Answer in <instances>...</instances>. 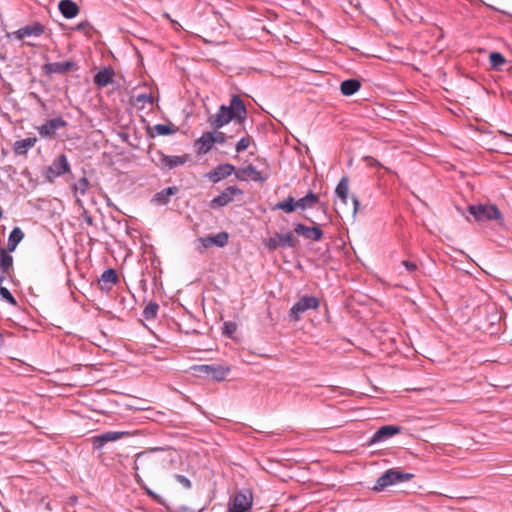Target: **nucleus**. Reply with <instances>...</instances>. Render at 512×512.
<instances>
[{
	"mask_svg": "<svg viewBox=\"0 0 512 512\" xmlns=\"http://www.w3.org/2000/svg\"><path fill=\"white\" fill-rule=\"evenodd\" d=\"M247 117V110L243 100L238 95H233L228 106L221 105L215 114L208 116L207 122L211 128L218 130L235 120V124L242 127Z\"/></svg>",
	"mask_w": 512,
	"mask_h": 512,
	"instance_id": "nucleus-1",
	"label": "nucleus"
},
{
	"mask_svg": "<svg viewBox=\"0 0 512 512\" xmlns=\"http://www.w3.org/2000/svg\"><path fill=\"white\" fill-rule=\"evenodd\" d=\"M413 478L414 474L412 473L403 472L397 468H390L377 478L372 490L381 492L390 486L408 482Z\"/></svg>",
	"mask_w": 512,
	"mask_h": 512,
	"instance_id": "nucleus-2",
	"label": "nucleus"
},
{
	"mask_svg": "<svg viewBox=\"0 0 512 512\" xmlns=\"http://www.w3.org/2000/svg\"><path fill=\"white\" fill-rule=\"evenodd\" d=\"M469 213L476 221H503V216L498 207L494 204H477L468 207Z\"/></svg>",
	"mask_w": 512,
	"mask_h": 512,
	"instance_id": "nucleus-3",
	"label": "nucleus"
},
{
	"mask_svg": "<svg viewBox=\"0 0 512 512\" xmlns=\"http://www.w3.org/2000/svg\"><path fill=\"white\" fill-rule=\"evenodd\" d=\"M189 160V155L169 156L161 150H156L152 156V161L163 171L172 170L178 166H182Z\"/></svg>",
	"mask_w": 512,
	"mask_h": 512,
	"instance_id": "nucleus-4",
	"label": "nucleus"
},
{
	"mask_svg": "<svg viewBox=\"0 0 512 512\" xmlns=\"http://www.w3.org/2000/svg\"><path fill=\"white\" fill-rule=\"evenodd\" d=\"M320 305L319 299L315 296H302L290 309L291 320L298 321L301 315L308 310H316Z\"/></svg>",
	"mask_w": 512,
	"mask_h": 512,
	"instance_id": "nucleus-5",
	"label": "nucleus"
},
{
	"mask_svg": "<svg viewBox=\"0 0 512 512\" xmlns=\"http://www.w3.org/2000/svg\"><path fill=\"white\" fill-rule=\"evenodd\" d=\"M70 164L65 154H60L55 158L50 166L45 169L44 176L46 180L52 183L55 178L70 172Z\"/></svg>",
	"mask_w": 512,
	"mask_h": 512,
	"instance_id": "nucleus-6",
	"label": "nucleus"
},
{
	"mask_svg": "<svg viewBox=\"0 0 512 512\" xmlns=\"http://www.w3.org/2000/svg\"><path fill=\"white\" fill-rule=\"evenodd\" d=\"M193 370L199 374H204L208 378L216 381L224 380L230 372V368L228 366L220 364L196 365L193 367Z\"/></svg>",
	"mask_w": 512,
	"mask_h": 512,
	"instance_id": "nucleus-7",
	"label": "nucleus"
},
{
	"mask_svg": "<svg viewBox=\"0 0 512 512\" xmlns=\"http://www.w3.org/2000/svg\"><path fill=\"white\" fill-rule=\"evenodd\" d=\"M253 495L251 490L238 491L229 504L228 512H246L252 507Z\"/></svg>",
	"mask_w": 512,
	"mask_h": 512,
	"instance_id": "nucleus-8",
	"label": "nucleus"
},
{
	"mask_svg": "<svg viewBox=\"0 0 512 512\" xmlns=\"http://www.w3.org/2000/svg\"><path fill=\"white\" fill-rule=\"evenodd\" d=\"M298 241L295 239L291 232L287 233H275L272 237H270L266 242V247L273 251L278 248H296Z\"/></svg>",
	"mask_w": 512,
	"mask_h": 512,
	"instance_id": "nucleus-9",
	"label": "nucleus"
},
{
	"mask_svg": "<svg viewBox=\"0 0 512 512\" xmlns=\"http://www.w3.org/2000/svg\"><path fill=\"white\" fill-rule=\"evenodd\" d=\"M67 125V121L64 120L63 117L58 116L47 120L44 124L37 127V131L41 138L53 139L56 135V132L59 129L65 128Z\"/></svg>",
	"mask_w": 512,
	"mask_h": 512,
	"instance_id": "nucleus-10",
	"label": "nucleus"
},
{
	"mask_svg": "<svg viewBox=\"0 0 512 512\" xmlns=\"http://www.w3.org/2000/svg\"><path fill=\"white\" fill-rule=\"evenodd\" d=\"M243 191L237 186H228L218 196L210 201V208L218 209L224 207L234 200L235 196H242Z\"/></svg>",
	"mask_w": 512,
	"mask_h": 512,
	"instance_id": "nucleus-11",
	"label": "nucleus"
},
{
	"mask_svg": "<svg viewBox=\"0 0 512 512\" xmlns=\"http://www.w3.org/2000/svg\"><path fill=\"white\" fill-rule=\"evenodd\" d=\"M129 436L126 431H107L91 438L93 449L101 450L107 443L115 442Z\"/></svg>",
	"mask_w": 512,
	"mask_h": 512,
	"instance_id": "nucleus-12",
	"label": "nucleus"
},
{
	"mask_svg": "<svg viewBox=\"0 0 512 512\" xmlns=\"http://www.w3.org/2000/svg\"><path fill=\"white\" fill-rule=\"evenodd\" d=\"M236 168L230 163L219 164L211 171L205 174V177L212 183H218L221 180L235 174Z\"/></svg>",
	"mask_w": 512,
	"mask_h": 512,
	"instance_id": "nucleus-13",
	"label": "nucleus"
},
{
	"mask_svg": "<svg viewBox=\"0 0 512 512\" xmlns=\"http://www.w3.org/2000/svg\"><path fill=\"white\" fill-rule=\"evenodd\" d=\"M75 67L76 63L72 60L65 62H52L44 64L42 66V72L46 76H51L52 74H66L75 69Z\"/></svg>",
	"mask_w": 512,
	"mask_h": 512,
	"instance_id": "nucleus-14",
	"label": "nucleus"
},
{
	"mask_svg": "<svg viewBox=\"0 0 512 512\" xmlns=\"http://www.w3.org/2000/svg\"><path fill=\"white\" fill-rule=\"evenodd\" d=\"M44 31L45 27L43 24L34 22L14 31L13 35L16 39L23 40L26 37H39L44 33Z\"/></svg>",
	"mask_w": 512,
	"mask_h": 512,
	"instance_id": "nucleus-15",
	"label": "nucleus"
},
{
	"mask_svg": "<svg viewBox=\"0 0 512 512\" xmlns=\"http://www.w3.org/2000/svg\"><path fill=\"white\" fill-rule=\"evenodd\" d=\"M235 177H236V179H238L240 181L252 180L255 182H264L267 179V177H263L261 175V172H259L256 169V167L251 164L248 166L240 167V168L236 169Z\"/></svg>",
	"mask_w": 512,
	"mask_h": 512,
	"instance_id": "nucleus-16",
	"label": "nucleus"
},
{
	"mask_svg": "<svg viewBox=\"0 0 512 512\" xmlns=\"http://www.w3.org/2000/svg\"><path fill=\"white\" fill-rule=\"evenodd\" d=\"M294 232L313 241H319L323 236V231L318 226L308 227L302 223L294 225Z\"/></svg>",
	"mask_w": 512,
	"mask_h": 512,
	"instance_id": "nucleus-17",
	"label": "nucleus"
},
{
	"mask_svg": "<svg viewBox=\"0 0 512 512\" xmlns=\"http://www.w3.org/2000/svg\"><path fill=\"white\" fill-rule=\"evenodd\" d=\"M348 193H349V179H348V177L344 176L340 179V181L338 182L336 189H335V194L338 198V201H335V205L337 207L336 208L337 213H340V208H339L340 204H342L344 206L347 205Z\"/></svg>",
	"mask_w": 512,
	"mask_h": 512,
	"instance_id": "nucleus-18",
	"label": "nucleus"
},
{
	"mask_svg": "<svg viewBox=\"0 0 512 512\" xmlns=\"http://www.w3.org/2000/svg\"><path fill=\"white\" fill-rule=\"evenodd\" d=\"M401 427L395 426V425H384L381 426L372 436L371 442L372 443H378L386 441L387 439L391 438L392 436L400 433Z\"/></svg>",
	"mask_w": 512,
	"mask_h": 512,
	"instance_id": "nucleus-19",
	"label": "nucleus"
},
{
	"mask_svg": "<svg viewBox=\"0 0 512 512\" xmlns=\"http://www.w3.org/2000/svg\"><path fill=\"white\" fill-rule=\"evenodd\" d=\"M229 239V235L227 232H219L213 236H206L199 238V242L202 245V248L206 249L213 245L217 247H224L227 245Z\"/></svg>",
	"mask_w": 512,
	"mask_h": 512,
	"instance_id": "nucleus-20",
	"label": "nucleus"
},
{
	"mask_svg": "<svg viewBox=\"0 0 512 512\" xmlns=\"http://www.w3.org/2000/svg\"><path fill=\"white\" fill-rule=\"evenodd\" d=\"M178 131V127L169 124H156L154 126H148L146 129L147 136L149 138H155L156 136H166L174 134Z\"/></svg>",
	"mask_w": 512,
	"mask_h": 512,
	"instance_id": "nucleus-21",
	"label": "nucleus"
},
{
	"mask_svg": "<svg viewBox=\"0 0 512 512\" xmlns=\"http://www.w3.org/2000/svg\"><path fill=\"white\" fill-rule=\"evenodd\" d=\"M118 282V276L114 269L105 270L100 279L98 280V285L102 291L111 290L112 286Z\"/></svg>",
	"mask_w": 512,
	"mask_h": 512,
	"instance_id": "nucleus-22",
	"label": "nucleus"
},
{
	"mask_svg": "<svg viewBox=\"0 0 512 512\" xmlns=\"http://www.w3.org/2000/svg\"><path fill=\"white\" fill-rule=\"evenodd\" d=\"M58 8L66 19L76 17L80 11L79 6L72 0H61L58 4Z\"/></svg>",
	"mask_w": 512,
	"mask_h": 512,
	"instance_id": "nucleus-23",
	"label": "nucleus"
},
{
	"mask_svg": "<svg viewBox=\"0 0 512 512\" xmlns=\"http://www.w3.org/2000/svg\"><path fill=\"white\" fill-rule=\"evenodd\" d=\"M214 144L215 139L212 136V132L203 133V135L195 143V146L197 147V153L199 155L208 153Z\"/></svg>",
	"mask_w": 512,
	"mask_h": 512,
	"instance_id": "nucleus-24",
	"label": "nucleus"
},
{
	"mask_svg": "<svg viewBox=\"0 0 512 512\" xmlns=\"http://www.w3.org/2000/svg\"><path fill=\"white\" fill-rule=\"evenodd\" d=\"M178 190L176 186L167 187L157 192L153 196L152 201L158 205H166L170 201V197L177 194Z\"/></svg>",
	"mask_w": 512,
	"mask_h": 512,
	"instance_id": "nucleus-25",
	"label": "nucleus"
},
{
	"mask_svg": "<svg viewBox=\"0 0 512 512\" xmlns=\"http://www.w3.org/2000/svg\"><path fill=\"white\" fill-rule=\"evenodd\" d=\"M144 458H149L147 453L146 452H140V453H137L135 455V462H134V466H133V469L135 470V480L136 482L146 490L147 494L152 497L153 499L157 500L159 499L158 495L156 493H154L153 491H151L150 489L146 488L144 483H143V480L142 478L140 477V475L138 474V469H139V466H138V461L144 459Z\"/></svg>",
	"mask_w": 512,
	"mask_h": 512,
	"instance_id": "nucleus-26",
	"label": "nucleus"
},
{
	"mask_svg": "<svg viewBox=\"0 0 512 512\" xmlns=\"http://www.w3.org/2000/svg\"><path fill=\"white\" fill-rule=\"evenodd\" d=\"M0 271L3 273L13 272V257L5 248H0Z\"/></svg>",
	"mask_w": 512,
	"mask_h": 512,
	"instance_id": "nucleus-27",
	"label": "nucleus"
},
{
	"mask_svg": "<svg viewBox=\"0 0 512 512\" xmlns=\"http://www.w3.org/2000/svg\"><path fill=\"white\" fill-rule=\"evenodd\" d=\"M113 71L109 68H104L98 71L94 76V83L99 88L107 86L112 82Z\"/></svg>",
	"mask_w": 512,
	"mask_h": 512,
	"instance_id": "nucleus-28",
	"label": "nucleus"
},
{
	"mask_svg": "<svg viewBox=\"0 0 512 512\" xmlns=\"http://www.w3.org/2000/svg\"><path fill=\"white\" fill-rule=\"evenodd\" d=\"M36 142V137H28L25 139L18 140L14 144V151L18 155L26 154L29 149L34 147Z\"/></svg>",
	"mask_w": 512,
	"mask_h": 512,
	"instance_id": "nucleus-29",
	"label": "nucleus"
},
{
	"mask_svg": "<svg viewBox=\"0 0 512 512\" xmlns=\"http://www.w3.org/2000/svg\"><path fill=\"white\" fill-rule=\"evenodd\" d=\"M23 238H24V233L21 230V228L15 227L10 232V235L8 237V242H7V248H5V249L10 252L15 251L16 247L22 241Z\"/></svg>",
	"mask_w": 512,
	"mask_h": 512,
	"instance_id": "nucleus-30",
	"label": "nucleus"
},
{
	"mask_svg": "<svg viewBox=\"0 0 512 512\" xmlns=\"http://www.w3.org/2000/svg\"><path fill=\"white\" fill-rule=\"evenodd\" d=\"M361 87V83L357 79L344 80L340 85V91L345 96L355 94Z\"/></svg>",
	"mask_w": 512,
	"mask_h": 512,
	"instance_id": "nucleus-31",
	"label": "nucleus"
},
{
	"mask_svg": "<svg viewBox=\"0 0 512 512\" xmlns=\"http://www.w3.org/2000/svg\"><path fill=\"white\" fill-rule=\"evenodd\" d=\"M297 206V200H295L293 196L289 195L284 200L279 201L275 205L274 209L282 210L285 213H292L296 210V208H298Z\"/></svg>",
	"mask_w": 512,
	"mask_h": 512,
	"instance_id": "nucleus-32",
	"label": "nucleus"
},
{
	"mask_svg": "<svg viewBox=\"0 0 512 512\" xmlns=\"http://www.w3.org/2000/svg\"><path fill=\"white\" fill-rule=\"evenodd\" d=\"M319 197L310 191L307 195L297 200V207L305 210L307 208L312 207L314 204L318 203Z\"/></svg>",
	"mask_w": 512,
	"mask_h": 512,
	"instance_id": "nucleus-33",
	"label": "nucleus"
},
{
	"mask_svg": "<svg viewBox=\"0 0 512 512\" xmlns=\"http://www.w3.org/2000/svg\"><path fill=\"white\" fill-rule=\"evenodd\" d=\"M159 305L156 302H149L143 309V317L146 320L154 319L157 316Z\"/></svg>",
	"mask_w": 512,
	"mask_h": 512,
	"instance_id": "nucleus-34",
	"label": "nucleus"
},
{
	"mask_svg": "<svg viewBox=\"0 0 512 512\" xmlns=\"http://www.w3.org/2000/svg\"><path fill=\"white\" fill-rule=\"evenodd\" d=\"M491 67L500 69L506 63L505 57L499 52H491L489 56Z\"/></svg>",
	"mask_w": 512,
	"mask_h": 512,
	"instance_id": "nucleus-35",
	"label": "nucleus"
},
{
	"mask_svg": "<svg viewBox=\"0 0 512 512\" xmlns=\"http://www.w3.org/2000/svg\"><path fill=\"white\" fill-rule=\"evenodd\" d=\"M0 299L13 305V306L17 305V301H16L15 297L11 294V292L6 287H3V286L0 287Z\"/></svg>",
	"mask_w": 512,
	"mask_h": 512,
	"instance_id": "nucleus-36",
	"label": "nucleus"
},
{
	"mask_svg": "<svg viewBox=\"0 0 512 512\" xmlns=\"http://www.w3.org/2000/svg\"><path fill=\"white\" fill-rule=\"evenodd\" d=\"M89 185L88 179L86 177H82L76 184H74L73 188L75 192H79L83 196L86 194Z\"/></svg>",
	"mask_w": 512,
	"mask_h": 512,
	"instance_id": "nucleus-37",
	"label": "nucleus"
},
{
	"mask_svg": "<svg viewBox=\"0 0 512 512\" xmlns=\"http://www.w3.org/2000/svg\"><path fill=\"white\" fill-rule=\"evenodd\" d=\"M251 143V137L245 136L242 137L236 144L235 149L237 153L245 151Z\"/></svg>",
	"mask_w": 512,
	"mask_h": 512,
	"instance_id": "nucleus-38",
	"label": "nucleus"
},
{
	"mask_svg": "<svg viewBox=\"0 0 512 512\" xmlns=\"http://www.w3.org/2000/svg\"><path fill=\"white\" fill-rule=\"evenodd\" d=\"M212 136L215 139V143L223 144L226 142L227 139L232 138L233 136H227L225 133L221 131L215 130L212 132Z\"/></svg>",
	"mask_w": 512,
	"mask_h": 512,
	"instance_id": "nucleus-39",
	"label": "nucleus"
},
{
	"mask_svg": "<svg viewBox=\"0 0 512 512\" xmlns=\"http://www.w3.org/2000/svg\"><path fill=\"white\" fill-rule=\"evenodd\" d=\"M136 102L137 103H153V97L150 94L147 93H141L136 96Z\"/></svg>",
	"mask_w": 512,
	"mask_h": 512,
	"instance_id": "nucleus-40",
	"label": "nucleus"
},
{
	"mask_svg": "<svg viewBox=\"0 0 512 512\" xmlns=\"http://www.w3.org/2000/svg\"><path fill=\"white\" fill-rule=\"evenodd\" d=\"M175 478L178 481V483H180L184 488H186V489L191 488V486H192L191 481L186 476L177 474L175 476Z\"/></svg>",
	"mask_w": 512,
	"mask_h": 512,
	"instance_id": "nucleus-41",
	"label": "nucleus"
},
{
	"mask_svg": "<svg viewBox=\"0 0 512 512\" xmlns=\"http://www.w3.org/2000/svg\"><path fill=\"white\" fill-rule=\"evenodd\" d=\"M363 160L370 167H377V168L383 167L382 164L377 159L373 158L372 156H364Z\"/></svg>",
	"mask_w": 512,
	"mask_h": 512,
	"instance_id": "nucleus-42",
	"label": "nucleus"
},
{
	"mask_svg": "<svg viewBox=\"0 0 512 512\" xmlns=\"http://www.w3.org/2000/svg\"><path fill=\"white\" fill-rule=\"evenodd\" d=\"M402 265L406 268V270L409 272V273H414L417 271L418 269V266L415 262H412V261H408V260H404L402 261Z\"/></svg>",
	"mask_w": 512,
	"mask_h": 512,
	"instance_id": "nucleus-43",
	"label": "nucleus"
},
{
	"mask_svg": "<svg viewBox=\"0 0 512 512\" xmlns=\"http://www.w3.org/2000/svg\"><path fill=\"white\" fill-rule=\"evenodd\" d=\"M236 324L234 322L224 323V333L231 336L236 331Z\"/></svg>",
	"mask_w": 512,
	"mask_h": 512,
	"instance_id": "nucleus-44",
	"label": "nucleus"
},
{
	"mask_svg": "<svg viewBox=\"0 0 512 512\" xmlns=\"http://www.w3.org/2000/svg\"><path fill=\"white\" fill-rule=\"evenodd\" d=\"M351 200H352V213L353 215H355L357 213V210H358V207H359V200L358 198L355 196V195H352L351 196Z\"/></svg>",
	"mask_w": 512,
	"mask_h": 512,
	"instance_id": "nucleus-45",
	"label": "nucleus"
},
{
	"mask_svg": "<svg viewBox=\"0 0 512 512\" xmlns=\"http://www.w3.org/2000/svg\"><path fill=\"white\" fill-rule=\"evenodd\" d=\"M89 28V23L84 21V22H80L76 25L75 27V30L77 31H82V32H86V30Z\"/></svg>",
	"mask_w": 512,
	"mask_h": 512,
	"instance_id": "nucleus-46",
	"label": "nucleus"
},
{
	"mask_svg": "<svg viewBox=\"0 0 512 512\" xmlns=\"http://www.w3.org/2000/svg\"><path fill=\"white\" fill-rule=\"evenodd\" d=\"M7 278L12 279V273H3L0 271V287Z\"/></svg>",
	"mask_w": 512,
	"mask_h": 512,
	"instance_id": "nucleus-47",
	"label": "nucleus"
},
{
	"mask_svg": "<svg viewBox=\"0 0 512 512\" xmlns=\"http://www.w3.org/2000/svg\"><path fill=\"white\" fill-rule=\"evenodd\" d=\"M85 221H86V223H88L89 225H92V223H93V219H92V217H90V216H87V217L85 218Z\"/></svg>",
	"mask_w": 512,
	"mask_h": 512,
	"instance_id": "nucleus-48",
	"label": "nucleus"
},
{
	"mask_svg": "<svg viewBox=\"0 0 512 512\" xmlns=\"http://www.w3.org/2000/svg\"><path fill=\"white\" fill-rule=\"evenodd\" d=\"M4 345V337L3 334L0 333V348Z\"/></svg>",
	"mask_w": 512,
	"mask_h": 512,
	"instance_id": "nucleus-49",
	"label": "nucleus"
},
{
	"mask_svg": "<svg viewBox=\"0 0 512 512\" xmlns=\"http://www.w3.org/2000/svg\"><path fill=\"white\" fill-rule=\"evenodd\" d=\"M305 220L309 221L310 223H314L312 219L305 217Z\"/></svg>",
	"mask_w": 512,
	"mask_h": 512,
	"instance_id": "nucleus-50",
	"label": "nucleus"
},
{
	"mask_svg": "<svg viewBox=\"0 0 512 512\" xmlns=\"http://www.w3.org/2000/svg\"><path fill=\"white\" fill-rule=\"evenodd\" d=\"M305 220L309 221L310 223H314L312 219L305 217Z\"/></svg>",
	"mask_w": 512,
	"mask_h": 512,
	"instance_id": "nucleus-51",
	"label": "nucleus"
},
{
	"mask_svg": "<svg viewBox=\"0 0 512 512\" xmlns=\"http://www.w3.org/2000/svg\"><path fill=\"white\" fill-rule=\"evenodd\" d=\"M305 220L309 221L310 223H314L312 219L305 217Z\"/></svg>",
	"mask_w": 512,
	"mask_h": 512,
	"instance_id": "nucleus-52",
	"label": "nucleus"
},
{
	"mask_svg": "<svg viewBox=\"0 0 512 512\" xmlns=\"http://www.w3.org/2000/svg\"><path fill=\"white\" fill-rule=\"evenodd\" d=\"M305 220L309 221L310 223H314L312 219L305 217Z\"/></svg>",
	"mask_w": 512,
	"mask_h": 512,
	"instance_id": "nucleus-53",
	"label": "nucleus"
},
{
	"mask_svg": "<svg viewBox=\"0 0 512 512\" xmlns=\"http://www.w3.org/2000/svg\"><path fill=\"white\" fill-rule=\"evenodd\" d=\"M242 128H243V126L242 127L238 126V130H236V133H239V130H241Z\"/></svg>",
	"mask_w": 512,
	"mask_h": 512,
	"instance_id": "nucleus-54",
	"label": "nucleus"
},
{
	"mask_svg": "<svg viewBox=\"0 0 512 512\" xmlns=\"http://www.w3.org/2000/svg\"><path fill=\"white\" fill-rule=\"evenodd\" d=\"M323 212L325 213L326 212V206L323 205Z\"/></svg>",
	"mask_w": 512,
	"mask_h": 512,
	"instance_id": "nucleus-55",
	"label": "nucleus"
}]
</instances>
